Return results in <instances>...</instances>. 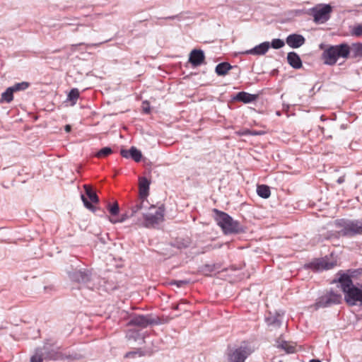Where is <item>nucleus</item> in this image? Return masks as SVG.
<instances>
[{"label": "nucleus", "mask_w": 362, "mask_h": 362, "mask_svg": "<svg viewBox=\"0 0 362 362\" xmlns=\"http://www.w3.org/2000/svg\"><path fill=\"white\" fill-rule=\"evenodd\" d=\"M337 225L340 228L339 233L344 236L362 234V221L358 220H339Z\"/></svg>", "instance_id": "5"}, {"label": "nucleus", "mask_w": 362, "mask_h": 362, "mask_svg": "<svg viewBox=\"0 0 362 362\" xmlns=\"http://www.w3.org/2000/svg\"><path fill=\"white\" fill-rule=\"evenodd\" d=\"M350 54L349 45L342 43L333 45L326 49L322 54L324 62L328 65H334L339 57L346 59Z\"/></svg>", "instance_id": "3"}, {"label": "nucleus", "mask_w": 362, "mask_h": 362, "mask_svg": "<svg viewBox=\"0 0 362 362\" xmlns=\"http://www.w3.org/2000/svg\"><path fill=\"white\" fill-rule=\"evenodd\" d=\"M287 61L294 69H300L302 66L301 59L296 52H289L287 55Z\"/></svg>", "instance_id": "16"}, {"label": "nucleus", "mask_w": 362, "mask_h": 362, "mask_svg": "<svg viewBox=\"0 0 362 362\" xmlns=\"http://www.w3.org/2000/svg\"><path fill=\"white\" fill-rule=\"evenodd\" d=\"M120 153L122 155V157L124 158H129L130 157V153H129V150H125V149H122L121 151H120Z\"/></svg>", "instance_id": "37"}, {"label": "nucleus", "mask_w": 362, "mask_h": 362, "mask_svg": "<svg viewBox=\"0 0 362 362\" xmlns=\"http://www.w3.org/2000/svg\"><path fill=\"white\" fill-rule=\"evenodd\" d=\"M30 362H42V358L39 355H35L31 358Z\"/></svg>", "instance_id": "36"}, {"label": "nucleus", "mask_w": 362, "mask_h": 362, "mask_svg": "<svg viewBox=\"0 0 362 362\" xmlns=\"http://www.w3.org/2000/svg\"><path fill=\"white\" fill-rule=\"evenodd\" d=\"M231 69L232 66L228 63H220L216 66V73L219 76H225Z\"/></svg>", "instance_id": "19"}, {"label": "nucleus", "mask_w": 362, "mask_h": 362, "mask_svg": "<svg viewBox=\"0 0 362 362\" xmlns=\"http://www.w3.org/2000/svg\"><path fill=\"white\" fill-rule=\"evenodd\" d=\"M284 45H285V42L282 40H280V39H274L271 43V46L274 49L281 48L284 46Z\"/></svg>", "instance_id": "32"}, {"label": "nucleus", "mask_w": 362, "mask_h": 362, "mask_svg": "<svg viewBox=\"0 0 362 362\" xmlns=\"http://www.w3.org/2000/svg\"><path fill=\"white\" fill-rule=\"evenodd\" d=\"M250 354L251 351L246 347L231 350L227 354L228 362H245Z\"/></svg>", "instance_id": "7"}, {"label": "nucleus", "mask_w": 362, "mask_h": 362, "mask_svg": "<svg viewBox=\"0 0 362 362\" xmlns=\"http://www.w3.org/2000/svg\"><path fill=\"white\" fill-rule=\"evenodd\" d=\"M130 157L136 162H139L141 159V152L136 147L132 146L129 149Z\"/></svg>", "instance_id": "26"}, {"label": "nucleus", "mask_w": 362, "mask_h": 362, "mask_svg": "<svg viewBox=\"0 0 362 362\" xmlns=\"http://www.w3.org/2000/svg\"><path fill=\"white\" fill-rule=\"evenodd\" d=\"M267 322L269 325L279 327L281 324L279 315H271L267 317Z\"/></svg>", "instance_id": "25"}, {"label": "nucleus", "mask_w": 362, "mask_h": 362, "mask_svg": "<svg viewBox=\"0 0 362 362\" xmlns=\"http://www.w3.org/2000/svg\"><path fill=\"white\" fill-rule=\"evenodd\" d=\"M351 35L357 37L362 36V23L354 25L350 30Z\"/></svg>", "instance_id": "28"}, {"label": "nucleus", "mask_w": 362, "mask_h": 362, "mask_svg": "<svg viewBox=\"0 0 362 362\" xmlns=\"http://www.w3.org/2000/svg\"><path fill=\"white\" fill-rule=\"evenodd\" d=\"M130 216L127 215V214H122L120 218H110L109 220L112 223H122L124 222L125 220H127Z\"/></svg>", "instance_id": "34"}, {"label": "nucleus", "mask_w": 362, "mask_h": 362, "mask_svg": "<svg viewBox=\"0 0 362 362\" xmlns=\"http://www.w3.org/2000/svg\"><path fill=\"white\" fill-rule=\"evenodd\" d=\"M83 188L85 189L86 194L89 199L93 203H98L99 202V199L97 194L93 192L91 187L87 185H83Z\"/></svg>", "instance_id": "23"}, {"label": "nucleus", "mask_w": 362, "mask_h": 362, "mask_svg": "<svg viewBox=\"0 0 362 362\" xmlns=\"http://www.w3.org/2000/svg\"><path fill=\"white\" fill-rule=\"evenodd\" d=\"M341 300V296L339 294L329 293L328 295L322 297L317 303L316 305L320 307H326L332 304H338Z\"/></svg>", "instance_id": "10"}, {"label": "nucleus", "mask_w": 362, "mask_h": 362, "mask_svg": "<svg viewBox=\"0 0 362 362\" xmlns=\"http://www.w3.org/2000/svg\"><path fill=\"white\" fill-rule=\"evenodd\" d=\"M340 286L345 293V300L350 305H362V286L357 288L353 285L351 277L343 274L338 279Z\"/></svg>", "instance_id": "1"}, {"label": "nucleus", "mask_w": 362, "mask_h": 362, "mask_svg": "<svg viewBox=\"0 0 362 362\" xmlns=\"http://www.w3.org/2000/svg\"><path fill=\"white\" fill-rule=\"evenodd\" d=\"M344 180H345L344 176H341V177H339L337 179V182L339 184H341V183H343V182H344Z\"/></svg>", "instance_id": "41"}, {"label": "nucleus", "mask_w": 362, "mask_h": 362, "mask_svg": "<svg viewBox=\"0 0 362 362\" xmlns=\"http://www.w3.org/2000/svg\"><path fill=\"white\" fill-rule=\"evenodd\" d=\"M332 8L329 4H317L309 9V14L312 15L313 20L317 23H324L330 17Z\"/></svg>", "instance_id": "6"}, {"label": "nucleus", "mask_w": 362, "mask_h": 362, "mask_svg": "<svg viewBox=\"0 0 362 362\" xmlns=\"http://www.w3.org/2000/svg\"><path fill=\"white\" fill-rule=\"evenodd\" d=\"M29 86L30 83L28 82L23 81L21 83H17L11 87L12 88L14 92H17L26 90L29 87Z\"/></svg>", "instance_id": "29"}, {"label": "nucleus", "mask_w": 362, "mask_h": 362, "mask_svg": "<svg viewBox=\"0 0 362 362\" xmlns=\"http://www.w3.org/2000/svg\"><path fill=\"white\" fill-rule=\"evenodd\" d=\"M81 198L86 208L93 212L95 211V208L88 201L87 198H86L83 194H81Z\"/></svg>", "instance_id": "33"}, {"label": "nucleus", "mask_w": 362, "mask_h": 362, "mask_svg": "<svg viewBox=\"0 0 362 362\" xmlns=\"http://www.w3.org/2000/svg\"><path fill=\"white\" fill-rule=\"evenodd\" d=\"M187 282L186 281H175L172 283V284L177 285V287H181L183 285L186 284Z\"/></svg>", "instance_id": "38"}, {"label": "nucleus", "mask_w": 362, "mask_h": 362, "mask_svg": "<svg viewBox=\"0 0 362 362\" xmlns=\"http://www.w3.org/2000/svg\"><path fill=\"white\" fill-rule=\"evenodd\" d=\"M310 362H321V361L317 359H312Z\"/></svg>", "instance_id": "44"}, {"label": "nucleus", "mask_w": 362, "mask_h": 362, "mask_svg": "<svg viewBox=\"0 0 362 362\" xmlns=\"http://www.w3.org/2000/svg\"><path fill=\"white\" fill-rule=\"evenodd\" d=\"M152 204L148 202L147 197L140 198L136 201V204L131 208V216H135L137 214L143 216V211H146Z\"/></svg>", "instance_id": "9"}, {"label": "nucleus", "mask_w": 362, "mask_h": 362, "mask_svg": "<svg viewBox=\"0 0 362 362\" xmlns=\"http://www.w3.org/2000/svg\"><path fill=\"white\" fill-rule=\"evenodd\" d=\"M270 47L269 42H264L254 48L246 50L243 52V54L262 55L264 54Z\"/></svg>", "instance_id": "12"}, {"label": "nucleus", "mask_w": 362, "mask_h": 362, "mask_svg": "<svg viewBox=\"0 0 362 362\" xmlns=\"http://www.w3.org/2000/svg\"><path fill=\"white\" fill-rule=\"evenodd\" d=\"M257 98L255 95L250 94L246 92H240L237 94L235 99L238 101L243 102L245 103H251Z\"/></svg>", "instance_id": "18"}, {"label": "nucleus", "mask_w": 362, "mask_h": 362, "mask_svg": "<svg viewBox=\"0 0 362 362\" xmlns=\"http://www.w3.org/2000/svg\"><path fill=\"white\" fill-rule=\"evenodd\" d=\"M65 131H66V132H69L71 131V126H70V125H69V124L66 125V126H65Z\"/></svg>", "instance_id": "43"}, {"label": "nucleus", "mask_w": 362, "mask_h": 362, "mask_svg": "<svg viewBox=\"0 0 362 362\" xmlns=\"http://www.w3.org/2000/svg\"><path fill=\"white\" fill-rule=\"evenodd\" d=\"M278 347L284 349L288 354H292L296 351V346L288 341H281L279 344Z\"/></svg>", "instance_id": "24"}, {"label": "nucleus", "mask_w": 362, "mask_h": 362, "mask_svg": "<svg viewBox=\"0 0 362 362\" xmlns=\"http://www.w3.org/2000/svg\"><path fill=\"white\" fill-rule=\"evenodd\" d=\"M150 181L144 177L139 178V189L140 198L148 197L149 194Z\"/></svg>", "instance_id": "14"}, {"label": "nucleus", "mask_w": 362, "mask_h": 362, "mask_svg": "<svg viewBox=\"0 0 362 362\" xmlns=\"http://www.w3.org/2000/svg\"><path fill=\"white\" fill-rule=\"evenodd\" d=\"M79 97V91L77 88H73L68 94V100L71 102V105L76 104L77 99Z\"/></svg>", "instance_id": "27"}, {"label": "nucleus", "mask_w": 362, "mask_h": 362, "mask_svg": "<svg viewBox=\"0 0 362 362\" xmlns=\"http://www.w3.org/2000/svg\"><path fill=\"white\" fill-rule=\"evenodd\" d=\"M216 220L226 234L238 233L243 231L240 223L224 212H218Z\"/></svg>", "instance_id": "4"}, {"label": "nucleus", "mask_w": 362, "mask_h": 362, "mask_svg": "<svg viewBox=\"0 0 362 362\" xmlns=\"http://www.w3.org/2000/svg\"><path fill=\"white\" fill-rule=\"evenodd\" d=\"M112 153L110 147H104L95 153L97 158L107 157Z\"/></svg>", "instance_id": "30"}, {"label": "nucleus", "mask_w": 362, "mask_h": 362, "mask_svg": "<svg viewBox=\"0 0 362 362\" xmlns=\"http://www.w3.org/2000/svg\"><path fill=\"white\" fill-rule=\"evenodd\" d=\"M238 134L239 135H246V134H253V135H255L257 134V133H251L249 130H246V131H244V132H238Z\"/></svg>", "instance_id": "39"}, {"label": "nucleus", "mask_w": 362, "mask_h": 362, "mask_svg": "<svg viewBox=\"0 0 362 362\" xmlns=\"http://www.w3.org/2000/svg\"><path fill=\"white\" fill-rule=\"evenodd\" d=\"M142 110L145 113L150 112V105L148 102L145 101L142 104Z\"/></svg>", "instance_id": "35"}, {"label": "nucleus", "mask_w": 362, "mask_h": 362, "mask_svg": "<svg viewBox=\"0 0 362 362\" xmlns=\"http://www.w3.org/2000/svg\"><path fill=\"white\" fill-rule=\"evenodd\" d=\"M335 260H330L329 258H322L318 259L315 263V267L317 269H330L336 266Z\"/></svg>", "instance_id": "15"}, {"label": "nucleus", "mask_w": 362, "mask_h": 362, "mask_svg": "<svg viewBox=\"0 0 362 362\" xmlns=\"http://www.w3.org/2000/svg\"><path fill=\"white\" fill-rule=\"evenodd\" d=\"M69 279L80 284H88L92 279L91 272L88 269H74L68 273Z\"/></svg>", "instance_id": "8"}, {"label": "nucleus", "mask_w": 362, "mask_h": 362, "mask_svg": "<svg viewBox=\"0 0 362 362\" xmlns=\"http://www.w3.org/2000/svg\"><path fill=\"white\" fill-rule=\"evenodd\" d=\"M349 49L350 53H352L354 57H362V43H353L349 46Z\"/></svg>", "instance_id": "20"}, {"label": "nucleus", "mask_w": 362, "mask_h": 362, "mask_svg": "<svg viewBox=\"0 0 362 362\" xmlns=\"http://www.w3.org/2000/svg\"><path fill=\"white\" fill-rule=\"evenodd\" d=\"M257 193L259 197L264 199L269 197L271 194L269 187L264 185H260L257 186Z\"/></svg>", "instance_id": "21"}, {"label": "nucleus", "mask_w": 362, "mask_h": 362, "mask_svg": "<svg viewBox=\"0 0 362 362\" xmlns=\"http://www.w3.org/2000/svg\"><path fill=\"white\" fill-rule=\"evenodd\" d=\"M107 209L112 216L117 215L119 211V205L116 202L112 205L108 204Z\"/></svg>", "instance_id": "31"}, {"label": "nucleus", "mask_w": 362, "mask_h": 362, "mask_svg": "<svg viewBox=\"0 0 362 362\" xmlns=\"http://www.w3.org/2000/svg\"><path fill=\"white\" fill-rule=\"evenodd\" d=\"M189 245V241L188 240H187L184 243H182V245H180L179 244V247H188Z\"/></svg>", "instance_id": "40"}, {"label": "nucleus", "mask_w": 362, "mask_h": 362, "mask_svg": "<svg viewBox=\"0 0 362 362\" xmlns=\"http://www.w3.org/2000/svg\"><path fill=\"white\" fill-rule=\"evenodd\" d=\"M205 59L204 52L200 49H193L189 54V62L194 66L201 65Z\"/></svg>", "instance_id": "13"}, {"label": "nucleus", "mask_w": 362, "mask_h": 362, "mask_svg": "<svg viewBox=\"0 0 362 362\" xmlns=\"http://www.w3.org/2000/svg\"><path fill=\"white\" fill-rule=\"evenodd\" d=\"M164 219V209L153 204L146 211H143L141 218H138L136 224L145 228H153Z\"/></svg>", "instance_id": "2"}, {"label": "nucleus", "mask_w": 362, "mask_h": 362, "mask_svg": "<svg viewBox=\"0 0 362 362\" xmlns=\"http://www.w3.org/2000/svg\"><path fill=\"white\" fill-rule=\"evenodd\" d=\"M287 45L291 48H298L305 42V37L298 34L289 35L286 40Z\"/></svg>", "instance_id": "11"}, {"label": "nucleus", "mask_w": 362, "mask_h": 362, "mask_svg": "<svg viewBox=\"0 0 362 362\" xmlns=\"http://www.w3.org/2000/svg\"><path fill=\"white\" fill-rule=\"evenodd\" d=\"M151 323L150 320L145 316L138 315L134 317L129 322V324L140 326L142 327H146L148 324Z\"/></svg>", "instance_id": "17"}, {"label": "nucleus", "mask_w": 362, "mask_h": 362, "mask_svg": "<svg viewBox=\"0 0 362 362\" xmlns=\"http://www.w3.org/2000/svg\"><path fill=\"white\" fill-rule=\"evenodd\" d=\"M13 90L11 87H8L2 94L1 102L11 103L13 99Z\"/></svg>", "instance_id": "22"}, {"label": "nucleus", "mask_w": 362, "mask_h": 362, "mask_svg": "<svg viewBox=\"0 0 362 362\" xmlns=\"http://www.w3.org/2000/svg\"><path fill=\"white\" fill-rule=\"evenodd\" d=\"M135 354H136V352H129V353L126 354L125 357L129 358V357L134 356Z\"/></svg>", "instance_id": "42"}]
</instances>
